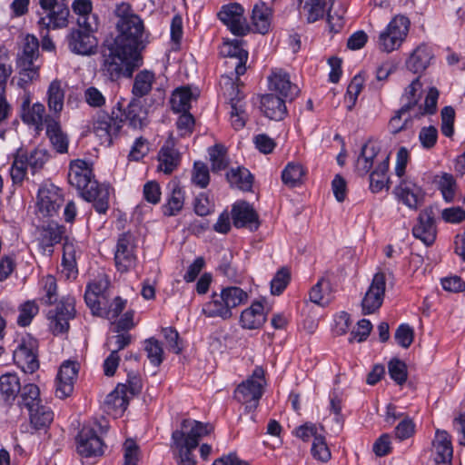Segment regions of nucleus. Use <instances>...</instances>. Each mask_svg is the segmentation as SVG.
Returning <instances> with one entry per match:
<instances>
[{"instance_id": "obj_1", "label": "nucleus", "mask_w": 465, "mask_h": 465, "mask_svg": "<svg viewBox=\"0 0 465 465\" xmlns=\"http://www.w3.org/2000/svg\"><path fill=\"white\" fill-rule=\"evenodd\" d=\"M68 182L75 187L82 198L93 202L99 213H105L109 207V188L94 179L90 164L81 159L70 163Z\"/></svg>"}, {"instance_id": "obj_2", "label": "nucleus", "mask_w": 465, "mask_h": 465, "mask_svg": "<svg viewBox=\"0 0 465 465\" xmlns=\"http://www.w3.org/2000/svg\"><path fill=\"white\" fill-rule=\"evenodd\" d=\"M114 14L118 35L112 44L141 53L148 43L143 20L127 3L118 5Z\"/></svg>"}, {"instance_id": "obj_3", "label": "nucleus", "mask_w": 465, "mask_h": 465, "mask_svg": "<svg viewBox=\"0 0 465 465\" xmlns=\"http://www.w3.org/2000/svg\"><path fill=\"white\" fill-rule=\"evenodd\" d=\"M142 63L141 53L111 44L108 54H104L102 71L111 81H117L122 77H132Z\"/></svg>"}, {"instance_id": "obj_4", "label": "nucleus", "mask_w": 465, "mask_h": 465, "mask_svg": "<svg viewBox=\"0 0 465 465\" xmlns=\"http://www.w3.org/2000/svg\"><path fill=\"white\" fill-rule=\"evenodd\" d=\"M248 294L237 286L223 288L219 294L213 293L212 300L203 305V312L207 317H220L223 320L232 316V310L244 304Z\"/></svg>"}, {"instance_id": "obj_5", "label": "nucleus", "mask_w": 465, "mask_h": 465, "mask_svg": "<svg viewBox=\"0 0 465 465\" xmlns=\"http://www.w3.org/2000/svg\"><path fill=\"white\" fill-rule=\"evenodd\" d=\"M78 28L72 29L67 36L68 47L71 52L90 55L96 52L97 39L94 33L97 31L99 23L94 18L87 21L86 18L77 19Z\"/></svg>"}, {"instance_id": "obj_6", "label": "nucleus", "mask_w": 465, "mask_h": 465, "mask_svg": "<svg viewBox=\"0 0 465 465\" xmlns=\"http://www.w3.org/2000/svg\"><path fill=\"white\" fill-rule=\"evenodd\" d=\"M213 427L209 423H203L192 419H184L181 427L172 433L171 448H188L195 450L200 440L210 434Z\"/></svg>"}, {"instance_id": "obj_7", "label": "nucleus", "mask_w": 465, "mask_h": 465, "mask_svg": "<svg viewBox=\"0 0 465 465\" xmlns=\"http://www.w3.org/2000/svg\"><path fill=\"white\" fill-rule=\"evenodd\" d=\"M411 26L408 17L397 15L378 36L377 46L381 52L390 54L398 50L405 41Z\"/></svg>"}, {"instance_id": "obj_8", "label": "nucleus", "mask_w": 465, "mask_h": 465, "mask_svg": "<svg viewBox=\"0 0 465 465\" xmlns=\"http://www.w3.org/2000/svg\"><path fill=\"white\" fill-rule=\"evenodd\" d=\"M265 384L264 371L262 367L257 366L252 374L237 386L234 398L244 404L246 410H255L263 393Z\"/></svg>"}, {"instance_id": "obj_9", "label": "nucleus", "mask_w": 465, "mask_h": 465, "mask_svg": "<svg viewBox=\"0 0 465 465\" xmlns=\"http://www.w3.org/2000/svg\"><path fill=\"white\" fill-rule=\"evenodd\" d=\"M221 86L224 95L230 101L231 104V124L233 129L241 130L244 127L247 121V114L245 111L244 95L230 76H222Z\"/></svg>"}, {"instance_id": "obj_10", "label": "nucleus", "mask_w": 465, "mask_h": 465, "mask_svg": "<svg viewBox=\"0 0 465 465\" xmlns=\"http://www.w3.org/2000/svg\"><path fill=\"white\" fill-rule=\"evenodd\" d=\"M75 316V300L73 297H64L47 313L49 327L53 334L58 335L69 331V322Z\"/></svg>"}, {"instance_id": "obj_11", "label": "nucleus", "mask_w": 465, "mask_h": 465, "mask_svg": "<svg viewBox=\"0 0 465 465\" xmlns=\"http://www.w3.org/2000/svg\"><path fill=\"white\" fill-rule=\"evenodd\" d=\"M39 5L47 12L46 15L39 20L42 28L49 30L67 26L70 11L65 0H39Z\"/></svg>"}, {"instance_id": "obj_12", "label": "nucleus", "mask_w": 465, "mask_h": 465, "mask_svg": "<svg viewBox=\"0 0 465 465\" xmlns=\"http://www.w3.org/2000/svg\"><path fill=\"white\" fill-rule=\"evenodd\" d=\"M110 115L104 112H99L93 120V132L99 138L100 143L111 145L114 137H116L122 128L123 118L114 110Z\"/></svg>"}, {"instance_id": "obj_13", "label": "nucleus", "mask_w": 465, "mask_h": 465, "mask_svg": "<svg viewBox=\"0 0 465 465\" xmlns=\"http://www.w3.org/2000/svg\"><path fill=\"white\" fill-rule=\"evenodd\" d=\"M37 348V341L28 336L14 351V361L25 373L33 374L39 369Z\"/></svg>"}, {"instance_id": "obj_14", "label": "nucleus", "mask_w": 465, "mask_h": 465, "mask_svg": "<svg viewBox=\"0 0 465 465\" xmlns=\"http://www.w3.org/2000/svg\"><path fill=\"white\" fill-rule=\"evenodd\" d=\"M135 238L131 232L119 235L114 252V262L118 272H126L135 266Z\"/></svg>"}, {"instance_id": "obj_15", "label": "nucleus", "mask_w": 465, "mask_h": 465, "mask_svg": "<svg viewBox=\"0 0 465 465\" xmlns=\"http://www.w3.org/2000/svg\"><path fill=\"white\" fill-rule=\"evenodd\" d=\"M386 287V277L382 272L374 274L371 283L361 300L363 315L375 313L382 305Z\"/></svg>"}, {"instance_id": "obj_16", "label": "nucleus", "mask_w": 465, "mask_h": 465, "mask_svg": "<svg viewBox=\"0 0 465 465\" xmlns=\"http://www.w3.org/2000/svg\"><path fill=\"white\" fill-rule=\"evenodd\" d=\"M243 14L244 9L241 5L232 3L223 6L218 16L233 35L242 36L250 32V25Z\"/></svg>"}, {"instance_id": "obj_17", "label": "nucleus", "mask_w": 465, "mask_h": 465, "mask_svg": "<svg viewBox=\"0 0 465 465\" xmlns=\"http://www.w3.org/2000/svg\"><path fill=\"white\" fill-rule=\"evenodd\" d=\"M242 44L238 39L226 40L220 49L221 54L227 58V66L234 68L237 79L245 73L248 59V52L242 47Z\"/></svg>"}, {"instance_id": "obj_18", "label": "nucleus", "mask_w": 465, "mask_h": 465, "mask_svg": "<svg viewBox=\"0 0 465 465\" xmlns=\"http://www.w3.org/2000/svg\"><path fill=\"white\" fill-rule=\"evenodd\" d=\"M63 203L64 197L58 187L50 184L39 189L37 207L43 216L52 217L57 214Z\"/></svg>"}, {"instance_id": "obj_19", "label": "nucleus", "mask_w": 465, "mask_h": 465, "mask_svg": "<svg viewBox=\"0 0 465 465\" xmlns=\"http://www.w3.org/2000/svg\"><path fill=\"white\" fill-rule=\"evenodd\" d=\"M104 444L95 430L90 427H83L76 437V450L79 455L85 458L98 457L104 454Z\"/></svg>"}, {"instance_id": "obj_20", "label": "nucleus", "mask_w": 465, "mask_h": 465, "mask_svg": "<svg viewBox=\"0 0 465 465\" xmlns=\"http://www.w3.org/2000/svg\"><path fill=\"white\" fill-rule=\"evenodd\" d=\"M396 197L410 209L417 210L423 203L422 189L410 179H402L395 187Z\"/></svg>"}, {"instance_id": "obj_21", "label": "nucleus", "mask_w": 465, "mask_h": 465, "mask_svg": "<svg viewBox=\"0 0 465 465\" xmlns=\"http://www.w3.org/2000/svg\"><path fill=\"white\" fill-rule=\"evenodd\" d=\"M78 373V365L75 361H64L58 371L56 378L55 394L60 399L70 396L74 391V384Z\"/></svg>"}, {"instance_id": "obj_22", "label": "nucleus", "mask_w": 465, "mask_h": 465, "mask_svg": "<svg viewBox=\"0 0 465 465\" xmlns=\"http://www.w3.org/2000/svg\"><path fill=\"white\" fill-rule=\"evenodd\" d=\"M109 286V281L105 275H101L87 285L84 300L88 307L93 311H102L104 305L105 292Z\"/></svg>"}, {"instance_id": "obj_23", "label": "nucleus", "mask_w": 465, "mask_h": 465, "mask_svg": "<svg viewBox=\"0 0 465 465\" xmlns=\"http://www.w3.org/2000/svg\"><path fill=\"white\" fill-rule=\"evenodd\" d=\"M233 225L237 228L247 227L251 231L259 228V216L251 204L241 202L233 204L232 209Z\"/></svg>"}, {"instance_id": "obj_24", "label": "nucleus", "mask_w": 465, "mask_h": 465, "mask_svg": "<svg viewBox=\"0 0 465 465\" xmlns=\"http://www.w3.org/2000/svg\"><path fill=\"white\" fill-rule=\"evenodd\" d=\"M130 399L132 397L127 391V385L120 383L106 396L105 411L114 417L121 416L127 409Z\"/></svg>"}, {"instance_id": "obj_25", "label": "nucleus", "mask_w": 465, "mask_h": 465, "mask_svg": "<svg viewBox=\"0 0 465 465\" xmlns=\"http://www.w3.org/2000/svg\"><path fill=\"white\" fill-rule=\"evenodd\" d=\"M412 234L427 246L434 242L436 239V226L430 210L426 209L420 213L418 223L412 228Z\"/></svg>"}, {"instance_id": "obj_26", "label": "nucleus", "mask_w": 465, "mask_h": 465, "mask_svg": "<svg viewBox=\"0 0 465 465\" xmlns=\"http://www.w3.org/2000/svg\"><path fill=\"white\" fill-rule=\"evenodd\" d=\"M269 84L272 89L290 101H292L300 92L297 85L291 82L290 75L282 69H276L269 76Z\"/></svg>"}, {"instance_id": "obj_27", "label": "nucleus", "mask_w": 465, "mask_h": 465, "mask_svg": "<svg viewBox=\"0 0 465 465\" xmlns=\"http://www.w3.org/2000/svg\"><path fill=\"white\" fill-rule=\"evenodd\" d=\"M436 465H451L453 449L450 436L445 430H437L433 440Z\"/></svg>"}, {"instance_id": "obj_28", "label": "nucleus", "mask_w": 465, "mask_h": 465, "mask_svg": "<svg viewBox=\"0 0 465 465\" xmlns=\"http://www.w3.org/2000/svg\"><path fill=\"white\" fill-rule=\"evenodd\" d=\"M46 125V135L48 136L53 148L59 153H64L68 150L67 135L62 131L57 120L50 115L45 117Z\"/></svg>"}, {"instance_id": "obj_29", "label": "nucleus", "mask_w": 465, "mask_h": 465, "mask_svg": "<svg viewBox=\"0 0 465 465\" xmlns=\"http://www.w3.org/2000/svg\"><path fill=\"white\" fill-rule=\"evenodd\" d=\"M158 169L166 174L172 173L181 163V153L174 148L173 141H167L158 153Z\"/></svg>"}, {"instance_id": "obj_30", "label": "nucleus", "mask_w": 465, "mask_h": 465, "mask_svg": "<svg viewBox=\"0 0 465 465\" xmlns=\"http://www.w3.org/2000/svg\"><path fill=\"white\" fill-rule=\"evenodd\" d=\"M115 107L121 113L119 118L124 116L134 128H142L145 124L146 112L138 99L133 98L126 109H124V104L121 102H118Z\"/></svg>"}, {"instance_id": "obj_31", "label": "nucleus", "mask_w": 465, "mask_h": 465, "mask_svg": "<svg viewBox=\"0 0 465 465\" xmlns=\"http://www.w3.org/2000/svg\"><path fill=\"white\" fill-rule=\"evenodd\" d=\"M272 19V10L266 3L260 1L252 7V25L254 31L264 35L269 32Z\"/></svg>"}, {"instance_id": "obj_32", "label": "nucleus", "mask_w": 465, "mask_h": 465, "mask_svg": "<svg viewBox=\"0 0 465 465\" xmlns=\"http://www.w3.org/2000/svg\"><path fill=\"white\" fill-rule=\"evenodd\" d=\"M64 233V226L50 223L39 229L38 242L44 252H53L52 247L60 242Z\"/></svg>"}, {"instance_id": "obj_33", "label": "nucleus", "mask_w": 465, "mask_h": 465, "mask_svg": "<svg viewBox=\"0 0 465 465\" xmlns=\"http://www.w3.org/2000/svg\"><path fill=\"white\" fill-rule=\"evenodd\" d=\"M30 96L26 95L21 106V118L24 123L35 125L36 130H41L45 114V105L41 103H35L30 106Z\"/></svg>"}, {"instance_id": "obj_34", "label": "nucleus", "mask_w": 465, "mask_h": 465, "mask_svg": "<svg viewBox=\"0 0 465 465\" xmlns=\"http://www.w3.org/2000/svg\"><path fill=\"white\" fill-rule=\"evenodd\" d=\"M261 108L265 116L271 120H282L287 114L285 102L272 94H265L262 97Z\"/></svg>"}, {"instance_id": "obj_35", "label": "nucleus", "mask_w": 465, "mask_h": 465, "mask_svg": "<svg viewBox=\"0 0 465 465\" xmlns=\"http://www.w3.org/2000/svg\"><path fill=\"white\" fill-rule=\"evenodd\" d=\"M432 57L430 48L425 45H420L411 54L406 61V66L414 74L421 73L429 66Z\"/></svg>"}, {"instance_id": "obj_36", "label": "nucleus", "mask_w": 465, "mask_h": 465, "mask_svg": "<svg viewBox=\"0 0 465 465\" xmlns=\"http://www.w3.org/2000/svg\"><path fill=\"white\" fill-rule=\"evenodd\" d=\"M21 391L20 379L16 373L7 372L0 376V394L8 404H12Z\"/></svg>"}, {"instance_id": "obj_37", "label": "nucleus", "mask_w": 465, "mask_h": 465, "mask_svg": "<svg viewBox=\"0 0 465 465\" xmlns=\"http://www.w3.org/2000/svg\"><path fill=\"white\" fill-rule=\"evenodd\" d=\"M65 91L59 79L53 80L47 89V105L50 112L60 114L64 109Z\"/></svg>"}, {"instance_id": "obj_38", "label": "nucleus", "mask_w": 465, "mask_h": 465, "mask_svg": "<svg viewBox=\"0 0 465 465\" xmlns=\"http://www.w3.org/2000/svg\"><path fill=\"white\" fill-rule=\"evenodd\" d=\"M241 324L245 329H257L265 322L263 306L261 302H253L251 307L245 309L240 317Z\"/></svg>"}, {"instance_id": "obj_39", "label": "nucleus", "mask_w": 465, "mask_h": 465, "mask_svg": "<svg viewBox=\"0 0 465 465\" xmlns=\"http://www.w3.org/2000/svg\"><path fill=\"white\" fill-rule=\"evenodd\" d=\"M154 81L155 75L152 71H140L134 80L132 88L134 98L139 99L147 95L151 92Z\"/></svg>"}, {"instance_id": "obj_40", "label": "nucleus", "mask_w": 465, "mask_h": 465, "mask_svg": "<svg viewBox=\"0 0 465 465\" xmlns=\"http://www.w3.org/2000/svg\"><path fill=\"white\" fill-rule=\"evenodd\" d=\"M29 412L30 423L35 430H45L54 420V412L49 407L38 405Z\"/></svg>"}, {"instance_id": "obj_41", "label": "nucleus", "mask_w": 465, "mask_h": 465, "mask_svg": "<svg viewBox=\"0 0 465 465\" xmlns=\"http://www.w3.org/2000/svg\"><path fill=\"white\" fill-rule=\"evenodd\" d=\"M388 168L389 157L387 156L370 175V188L372 193H379L383 188H389Z\"/></svg>"}, {"instance_id": "obj_42", "label": "nucleus", "mask_w": 465, "mask_h": 465, "mask_svg": "<svg viewBox=\"0 0 465 465\" xmlns=\"http://www.w3.org/2000/svg\"><path fill=\"white\" fill-rule=\"evenodd\" d=\"M193 94L189 87H180L173 91L171 96V107L175 113H185L191 108Z\"/></svg>"}, {"instance_id": "obj_43", "label": "nucleus", "mask_w": 465, "mask_h": 465, "mask_svg": "<svg viewBox=\"0 0 465 465\" xmlns=\"http://www.w3.org/2000/svg\"><path fill=\"white\" fill-rule=\"evenodd\" d=\"M305 171L299 163H289L282 172V183L288 187H295L302 183Z\"/></svg>"}, {"instance_id": "obj_44", "label": "nucleus", "mask_w": 465, "mask_h": 465, "mask_svg": "<svg viewBox=\"0 0 465 465\" xmlns=\"http://www.w3.org/2000/svg\"><path fill=\"white\" fill-rule=\"evenodd\" d=\"M228 182L232 186H235L243 191H249L252 188L253 177L249 170L238 167L232 169L226 174Z\"/></svg>"}, {"instance_id": "obj_45", "label": "nucleus", "mask_w": 465, "mask_h": 465, "mask_svg": "<svg viewBox=\"0 0 465 465\" xmlns=\"http://www.w3.org/2000/svg\"><path fill=\"white\" fill-rule=\"evenodd\" d=\"M330 6L327 11V23L331 32H339L343 25L344 8L339 0H330Z\"/></svg>"}, {"instance_id": "obj_46", "label": "nucleus", "mask_w": 465, "mask_h": 465, "mask_svg": "<svg viewBox=\"0 0 465 465\" xmlns=\"http://www.w3.org/2000/svg\"><path fill=\"white\" fill-rule=\"evenodd\" d=\"M184 194L178 184H173L171 196L163 205V213L166 216L176 215L183 207Z\"/></svg>"}, {"instance_id": "obj_47", "label": "nucleus", "mask_w": 465, "mask_h": 465, "mask_svg": "<svg viewBox=\"0 0 465 465\" xmlns=\"http://www.w3.org/2000/svg\"><path fill=\"white\" fill-rule=\"evenodd\" d=\"M20 401L19 405L24 406L28 411H32V409L40 405V390L34 383H27L21 386L20 391Z\"/></svg>"}, {"instance_id": "obj_48", "label": "nucleus", "mask_w": 465, "mask_h": 465, "mask_svg": "<svg viewBox=\"0 0 465 465\" xmlns=\"http://www.w3.org/2000/svg\"><path fill=\"white\" fill-rule=\"evenodd\" d=\"M421 86L422 84L420 78L417 77L405 88L404 94L402 95V99L405 100V103L402 107L411 111L418 106V103L421 97Z\"/></svg>"}, {"instance_id": "obj_49", "label": "nucleus", "mask_w": 465, "mask_h": 465, "mask_svg": "<svg viewBox=\"0 0 465 465\" xmlns=\"http://www.w3.org/2000/svg\"><path fill=\"white\" fill-rule=\"evenodd\" d=\"M212 171L219 172L227 168L229 160L227 158L226 148L222 144H215L209 150Z\"/></svg>"}, {"instance_id": "obj_50", "label": "nucleus", "mask_w": 465, "mask_h": 465, "mask_svg": "<svg viewBox=\"0 0 465 465\" xmlns=\"http://www.w3.org/2000/svg\"><path fill=\"white\" fill-rule=\"evenodd\" d=\"M144 351L150 362L154 366H159L163 361V350L158 340L149 338L144 341Z\"/></svg>"}, {"instance_id": "obj_51", "label": "nucleus", "mask_w": 465, "mask_h": 465, "mask_svg": "<svg viewBox=\"0 0 465 465\" xmlns=\"http://www.w3.org/2000/svg\"><path fill=\"white\" fill-rule=\"evenodd\" d=\"M26 160L27 155L21 152L15 156L10 169V175L14 183H21L24 181L28 166Z\"/></svg>"}, {"instance_id": "obj_52", "label": "nucleus", "mask_w": 465, "mask_h": 465, "mask_svg": "<svg viewBox=\"0 0 465 465\" xmlns=\"http://www.w3.org/2000/svg\"><path fill=\"white\" fill-rule=\"evenodd\" d=\"M84 101L94 109H101L106 104V97L101 90L95 86H88L83 93Z\"/></svg>"}, {"instance_id": "obj_53", "label": "nucleus", "mask_w": 465, "mask_h": 465, "mask_svg": "<svg viewBox=\"0 0 465 465\" xmlns=\"http://www.w3.org/2000/svg\"><path fill=\"white\" fill-rule=\"evenodd\" d=\"M38 312L39 308L35 301H27L21 304L19 306L17 324L22 327L28 326Z\"/></svg>"}, {"instance_id": "obj_54", "label": "nucleus", "mask_w": 465, "mask_h": 465, "mask_svg": "<svg viewBox=\"0 0 465 465\" xmlns=\"http://www.w3.org/2000/svg\"><path fill=\"white\" fill-rule=\"evenodd\" d=\"M39 56V41L33 35H26L22 42L21 52L17 57L38 58Z\"/></svg>"}, {"instance_id": "obj_55", "label": "nucleus", "mask_w": 465, "mask_h": 465, "mask_svg": "<svg viewBox=\"0 0 465 465\" xmlns=\"http://www.w3.org/2000/svg\"><path fill=\"white\" fill-rule=\"evenodd\" d=\"M192 182L200 188H206L210 182L208 166L203 162H195L193 165Z\"/></svg>"}, {"instance_id": "obj_56", "label": "nucleus", "mask_w": 465, "mask_h": 465, "mask_svg": "<svg viewBox=\"0 0 465 465\" xmlns=\"http://www.w3.org/2000/svg\"><path fill=\"white\" fill-rule=\"evenodd\" d=\"M410 112L402 106L396 112L395 115L389 122L391 133L397 134L407 127L408 123L411 122Z\"/></svg>"}, {"instance_id": "obj_57", "label": "nucleus", "mask_w": 465, "mask_h": 465, "mask_svg": "<svg viewBox=\"0 0 465 465\" xmlns=\"http://www.w3.org/2000/svg\"><path fill=\"white\" fill-rule=\"evenodd\" d=\"M388 369L391 378L398 384L401 385L407 381V366L402 361L399 359L391 360Z\"/></svg>"}, {"instance_id": "obj_58", "label": "nucleus", "mask_w": 465, "mask_h": 465, "mask_svg": "<svg viewBox=\"0 0 465 465\" xmlns=\"http://www.w3.org/2000/svg\"><path fill=\"white\" fill-rule=\"evenodd\" d=\"M43 284L45 295L41 301L46 305H51L57 300L58 296L56 280L53 275L49 274L43 278Z\"/></svg>"}, {"instance_id": "obj_59", "label": "nucleus", "mask_w": 465, "mask_h": 465, "mask_svg": "<svg viewBox=\"0 0 465 465\" xmlns=\"http://www.w3.org/2000/svg\"><path fill=\"white\" fill-rule=\"evenodd\" d=\"M439 98V91L435 87H431L425 98L424 105L418 106L416 116H423L425 114H433L437 110V102Z\"/></svg>"}, {"instance_id": "obj_60", "label": "nucleus", "mask_w": 465, "mask_h": 465, "mask_svg": "<svg viewBox=\"0 0 465 465\" xmlns=\"http://www.w3.org/2000/svg\"><path fill=\"white\" fill-rule=\"evenodd\" d=\"M312 454L314 459L322 462H327L331 459V450L327 446L324 436L321 435L313 440Z\"/></svg>"}, {"instance_id": "obj_61", "label": "nucleus", "mask_w": 465, "mask_h": 465, "mask_svg": "<svg viewBox=\"0 0 465 465\" xmlns=\"http://www.w3.org/2000/svg\"><path fill=\"white\" fill-rule=\"evenodd\" d=\"M48 159L49 154L45 149L36 148L27 156L26 163L35 173L44 167Z\"/></svg>"}, {"instance_id": "obj_62", "label": "nucleus", "mask_w": 465, "mask_h": 465, "mask_svg": "<svg viewBox=\"0 0 465 465\" xmlns=\"http://www.w3.org/2000/svg\"><path fill=\"white\" fill-rule=\"evenodd\" d=\"M302 0H300L302 2ZM326 0H307L304 8L308 11L307 20L310 23L322 18L325 12Z\"/></svg>"}, {"instance_id": "obj_63", "label": "nucleus", "mask_w": 465, "mask_h": 465, "mask_svg": "<svg viewBox=\"0 0 465 465\" xmlns=\"http://www.w3.org/2000/svg\"><path fill=\"white\" fill-rule=\"evenodd\" d=\"M456 182L451 174L443 173L439 182V188L444 200L450 203L454 199Z\"/></svg>"}, {"instance_id": "obj_64", "label": "nucleus", "mask_w": 465, "mask_h": 465, "mask_svg": "<svg viewBox=\"0 0 465 465\" xmlns=\"http://www.w3.org/2000/svg\"><path fill=\"white\" fill-rule=\"evenodd\" d=\"M441 133L447 136L451 137L454 133V119L455 111L451 106H445L442 108L441 113Z\"/></svg>"}]
</instances>
